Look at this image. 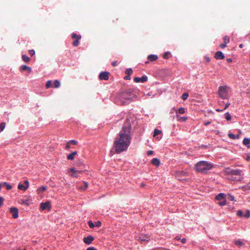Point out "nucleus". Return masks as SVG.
<instances>
[{
	"instance_id": "29",
	"label": "nucleus",
	"mask_w": 250,
	"mask_h": 250,
	"mask_svg": "<svg viewBox=\"0 0 250 250\" xmlns=\"http://www.w3.org/2000/svg\"><path fill=\"white\" fill-rule=\"evenodd\" d=\"M223 41H224V43H226V44L228 43L229 42V37L228 36H225L223 38Z\"/></svg>"
},
{
	"instance_id": "15",
	"label": "nucleus",
	"mask_w": 250,
	"mask_h": 250,
	"mask_svg": "<svg viewBox=\"0 0 250 250\" xmlns=\"http://www.w3.org/2000/svg\"><path fill=\"white\" fill-rule=\"evenodd\" d=\"M83 185H82V186L78 185L77 186V188L80 190H85L87 188L88 184L87 182H85V181H83Z\"/></svg>"
},
{
	"instance_id": "45",
	"label": "nucleus",
	"mask_w": 250,
	"mask_h": 250,
	"mask_svg": "<svg viewBox=\"0 0 250 250\" xmlns=\"http://www.w3.org/2000/svg\"><path fill=\"white\" fill-rule=\"evenodd\" d=\"M243 190L245 191L246 190H250V186L247 187H243L242 188Z\"/></svg>"
},
{
	"instance_id": "14",
	"label": "nucleus",
	"mask_w": 250,
	"mask_h": 250,
	"mask_svg": "<svg viewBox=\"0 0 250 250\" xmlns=\"http://www.w3.org/2000/svg\"><path fill=\"white\" fill-rule=\"evenodd\" d=\"M149 240V237L146 235H141L138 237V240L141 242H148Z\"/></svg>"
},
{
	"instance_id": "12",
	"label": "nucleus",
	"mask_w": 250,
	"mask_h": 250,
	"mask_svg": "<svg viewBox=\"0 0 250 250\" xmlns=\"http://www.w3.org/2000/svg\"><path fill=\"white\" fill-rule=\"evenodd\" d=\"M70 171L72 172V173L71 174V176L76 178L78 177V174L81 173L82 172V170H76L74 168H70Z\"/></svg>"
},
{
	"instance_id": "63",
	"label": "nucleus",
	"mask_w": 250,
	"mask_h": 250,
	"mask_svg": "<svg viewBox=\"0 0 250 250\" xmlns=\"http://www.w3.org/2000/svg\"><path fill=\"white\" fill-rule=\"evenodd\" d=\"M145 184H144V183H141V186L142 187H144L145 186Z\"/></svg>"
},
{
	"instance_id": "35",
	"label": "nucleus",
	"mask_w": 250,
	"mask_h": 250,
	"mask_svg": "<svg viewBox=\"0 0 250 250\" xmlns=\"http://www.w3.org/2000/svg\"><path fill=\"white\" fill-rule=\"evenodd\" d=\"M226 196L228 197V199L231 201H234V197L230 194H228Z\"/></svg>"
},
{
	"instance_id": "58",
	"label": "nucleus",
	"mask_w": 250,
	"mask_h": 250,
	"mask_svg": "<svg viewBox=\"0 0 250 250\" xmlns=\"http://www.w3.org/2000/svg\"><path fill=\"white\" fill-rule=\"evenodd\" d=\"M86 250H96V249L94 247H89Z\"/></svg>"
},
{
	"instance_id": "16",
	"label": "nucleus",
	"mask_w": 250,
	"mask_h": 250,
	"mask_svg": "<svg viewBox=\"0 0 250 250\" xmlns=\"http://www.w3.org/2000/svg\"><path fill=\"white\" fill-rule=\"evenodd\" d=\"M21 71H28L29 73L31 72V68L25 65H22L20 67Z\"/></svg>"
},
{
	"instance_id": "54",
	"label": "nucleus",
	"mask_w": 250,
	"mask_h": 250,
	"mask_svg": "<svg viewBox=\"0 0 250 250\" xmlns=\"http://www.w3.org/2000/svg\"><path fill=\"white\" fill-rule=\"evenodd\" d=\"M153 153V151L152 150H149L147 152V154L148 155H152Z\"/></svg>"
},
{
	"instance_id": "47",
	"label": "nucleus",
	"mask_w": 250,
	"mask_h": 250,
	"mask_svg": "<svg viewBox=\"0 0 250 250\" xmlns=\"http://www.w3.org/2000/svg\"><path fill=\"white\" fill-rule=\"evenodd\" d=\"M226 43H222L219 45V47L221 48H224L226 47Z\"/></svg>"
},
{
	"instance_id": "60",
	"label": "nucleus",
	"mask_w": 250,
	"mask_h": 250,
	"mask_svg": "<svg viewBox=\"0 0 250 250\" xmlns=\"http://www.w3.org/2000/svg\"><path fill=\"white\" fill-rule=\"evenodd\" d=\"M227 61L228 62H232V59L230 58H228L227 59Z\"/></svg>"
},
{
	"instance_id": "20",
	"label": "nucleus",
	"mask_w": 250,
	"mask_h": 250,
	"mask_svg": "<svg viewBox=\"0 0 250 250\" xmlns=\"http://www.w3.org/2000/svg\"><path fill=\"white\" fill-rule=\"evenodd\" d=\"M243 143L244 145L247 146L248 148H250V146L249 145L250 144V138H245L243 141Z\"/></svg>"
},
{
	"instance_id": "7",
	"label": "nucleus",
	"mask_w": 250,
	"mask_h": 250,
	"mask_svg": "<svg viewBox=\"0 0 250 250\" xmlns=\"http://www.w3.org/2000/svg\"><path fill=\"white\" fill-rule=\"evenodd\" d=\"M109 73L107 71L102 72L100 73L99 78L101 80H107L109 79Z\"/></svg>"
},
{
	"instance_id": "10",
	"label": "nucleus",
	"mask_w": 250,
	"mask_h": 250,
	"mask_svg": "<svg viewBox=\"0 0 250 250\" xmlns=\"http://www.w3.org/2000/svg\"><path fill=\"white\" fill-rule=\"evenodd\" d=\"M147 80V77L144 75L142 76L141 78L136 77L134 78V81L136 83H144Z\"/></svg>"
},
{
	"instance_id": "21",
	"label": "nucleus",
	"mask_w": 250,
	"mask_h": 250,
	"mask_svg": "<svg viewBox=\"0 0 250 250\" xmlns=\"http://www.w3.org/2000/svg\"><path fill=\"white\" fill-rule=\"evenodd\" d=\"M77 151H74V152H72V153L68 155L67 156V159L68 160H73L74 159L75 156L76 155H77Z\"/></svg>"
},
{
	"instance_id": "30",
	"label": "nucleus",
	"mask_w": 250,
	"mask_h": 250,
	"mask_svg": "<svg viewBox=\"0 0 250 250\" xmlns=\"http://www.w3.org/2000/svg\"><path fill=\"white\" fill-rule=\"evenodd\" d=\"M162 131L158 129H155L153 133V137H155L156 136L160 134Z\"/></svg>"
},
{
	"instance_id": "18",
	"label": "nucleus",
	"mask_w": 250,
	"mask_h": 250,
	"mask_svg": "<svg viewBox=\"0 0 250 250\" xmlns=\"http://www.w3.org/2000/svg\"><path fill=\"white\" fill-rule=\"evenodd\" d=\"M158 56L156 55H149L147 56L148 60L150 62H153L158 59Z\"/></svg>"
},
{
	"instance_id": "24",
	"label": "nucleus",
	"mask_w": 250,
	"mask_h": 250,
	"mask_svg": "<svg viewBox=\"0 0 250 250\" xmlns=\"http://www.w3.org/2000/svg\"><path fill=\"white\" fill-rule=\"evenodd\" d=\"M21 57L22 60L26 63L29 62L30 60V58L25 54L22 55Z\"/></svg>"
},
{
	"instance_id": "42",
	"label": "nucleus",
	"mask_w": 250,
	"mask_h": 250,
	"mask_svg": "<svg viewBox=\"0 0 250 250\" xmlns=\"http://www.w3.org/2000/svg\"><path fill=\"white\" fill-rule=\"evenodd\" d=\"M170 54L169 52H166L163 55V58L165 59H168V55Z\"/></svg>"
},
{
	"instance_id": "26",
	"label": "nucleus",
	"mask_w": 250,
	"mask_h": 250,
	"mask_svg": "<svg viewBox=\"0 0 250 250\" xmlns=\"http://www.w3.org/2000/svg\"><path fill=\"white\" fill-rule=\"evenodd\" d=\"M235 244L239 247H241L244 245V243L240 240H237L235 242Z\"/></svg>"
},
{
	"instance_id": "13",
	"label": "nucleus",
	"mask_w": 250,
	"mask_h": 250,
	"mask_svg": "<svg viewBox=\"0 0 250 250\" xmlns=\"http://www.w3.org/2000/svg\"><path fill=\"white\" fill-rule=\"evenodd\" d=\"M214 57L217 60H223L225 58V56L221 51H217L215 53Z\"/></svg>"
},
{
	"instance_id": "36",
	"label": "nucleus",
	"mask_w": 250,
	"mask_h": 250,
	"mask_svg": "<svg viewBox=\"0 0 250 250\" xmlns=\"http://www.w3.org/2000/svg\"><path fill=\"white\" fill-rule=\"evenodd\" d=\"M88 225L91 229H92L95 227V224L92 222L91 220L88 221Z\"/></svg>"
},
{
	"instance_id": "25",
	"label": "nucleus",
	"mask_w": 250,
	"mask_h": 250,
	"mask_svg": "<svg viewBox=\"0 0 250 250\" xmlns=\"http://www.w3.org/2000/svg\"><path fill=\"white\" fill-rule=\"evenodd\" d=\"M60 85H61V83L59 80H55L54 83V88H58L60 87Z\"/></svg>"
},
{
	"instance_id": "23",
	"label": "nucleus",
	"mask_w": 250,
	"mask_h": 250,
	"mask_svg": "<svg viewBox=\"0 0 250 250\" xmlns=\"http://www.w3.org/2000/svg\"><path fill=\"white\" fill-rule=\"evenodd\" d=\"M27 188H28L27 186H26L23 184H19L18 185V188L20 190L25 191L27 189Z\"/></svg>"
},
{
	"instance_id": "43",
	"label": "nucleus",
	"mask_w": 250,
	"mask_h": 250,
	"mask_svg": "<svg viewBox=\"0 0 250 250\" xmlns=\"http://www.w3.org/2000/svg\"><path fill=\"white\" fill-rule=\"evenodd\" d=\"M68 143L72 144L73 145H76L77 144V142L75 140H72L68 142Z\"/></svg>"
},
{
	"instance_id": "34",
	"label": "nucleus",
	"mask_w": 250,
	"mask_h": 250,
	"mask_svg": "<svg viewBox=\"0 0 250 250\" xmlns=\"http://www.w3.org/2000/svg\"><path fill=\"white\" fill-rule=\"evenodd\" d=\"M188 93H184L182 96V98L184 101H185L188 99Z\"/></svg>"
},
{
	"instance_id": "28",
	"label": "nucleus",
	"mask_w": 250,
	"mask_h": 250,
	"mask_svg": "<svg viewBox=\"0 0 250 250\" xmlns=\"http://www.w3.org/2000/svg\"><path fill=\"white\" fill-rule=\"evenodd\" d=\"M185 112V108L184 107H180L178 110L176 111V114H184Z\"/></svg>"
},
{
	"instance_id": "51",
	"label": "nucleus",
	"mask_w": 250,
	"mask_h": 250,
	"mask_svg": "<svg viewBox=\"0 0 250 250\" xmlns=\"http://www.w3.org/2000/svg\"><path fill=\"white\" fill-rule=\"evenodd\" d=\"M69 144H69V143H68V142H67V143L66 145V146H65V148H66V149H69V148H70V146Z\"/></svg>"
},
{
	"instance_id": "22",
	"label": "nucleus",
	"mask_w": 250,
	"mask_h": 250,
	"mask_svg": "<svg viewBox=\"0 0 250 250\" xmlns=\"http://www.w3.org/2000/svg\"><path fill=\"white\" fill-rule=\"evenodd\" d=\"M176 118L178 121L180 122H185L187 120V117H181L179 114H176Z\"/></svg>"
},
{
	"instance_id": "32",
	"label": "nucleus",
	"mask_w": 250,
	"mask_h": 250,
	"mask_svg": "<svg viewBox=\"0 0 250 250\" xmlns=\"http://www.w3.org/2000/svg\"><path fill=\"white\" fill-rule=\"evenodd\" d=\"M46 189V187L42 186V187H41L39 188H38V191H39V192L40 193V192H42L43 191H45Z\"/></svg>"
},
{
	"instance_id": "6",
	"label": "nucleus",
	"mask_w": 250,
	"mask_h": 250,
	"mask_svg": "<svg viewBox=\"0 0 250 250\" xmlns=\"http://www.w3.org/2000/svg\"><path fill=\"white\" fill-rule=\"evenodd\" d=\"M71 37L73 39L75 40L72 43L73 45L77 46L79 44V40L81 39V36L73 33L72 34Z\"/></svg>"
},
{
	"instance_id": "19",
	"label": "nucleus",
	"mask_w": 250,
	"mask_h": 250,
	"mask_svg": "<svg viewBox=\"0 0 250 250\" xmlns=\"http://www.w3.org/2000/svg\"><path fill=\"white\" fill-rule=\"evenodd\" d=\"M151 164L154 166L158 167L160 164V161L158 158H153L151 160Z\"/></svg>"
},
{
	"instance_id": "11",
	"label": "nucleus",
	"mask_w": 250,
	"mask_h": 250,
	"mask_svg": "<svg viewBox=\"0 0 250 250\" xmlns=\"http://www.w3.org/2000/svg\"><path fill=\"white\" fill-rule=\"evenodd\" d=\"M94 239V238L92 236L89 235L87 237H84L83 241L85 244L89 245L92 243Z\"/></svg>"
},
{
	"instance_id": "56",
	"label": "nucleus",
	"mask_w": 250,
	"mask_h": 250,
	"mask_svg": "<svg viewBox=\"0 0 250 250\" xmlns=\"http://www.w3.org/2000/svg\"><path fill=\"white\" fill-rule=\"evenodd\" d=\"M21 202L22 204L27 205H28V203H27V201H26L21 200Z\"/></svg>"
},
{
	"instance_id": "53",
	"label": "nucleus",
	"mask_w": 250,
	"mask_h": 250,
	"mask_svg": "<svg viewBox=\"0 0 250 250\" xmlns=\"http://www.w3.org/2000/svg\"><path fill=\"white\" fill-rule=\"evenodd\" d=\"M247 96L250 97V89H248L246 92Z\"/></svg>"
},
{
	"instance_id": "55",
	"label": "nucleus",
	"mask_w": 250,
	"mask_h": 250,
	"mask_svg": "<svg viewBox=\"0 0 250 250\" xmlns=\"http://www.w3.org/2000/svg\"><path fill=\"white\" fill-rule=\"evenodd\" d=\"M186 241H187V239L185 238H183L182 240H181V242L183 244L185 243L186 242Z\"/></svg>"
},
{
	"instance_id": "5",
	"label": "nucleus",
	"mask_w": 250,
	"mask_h": 250,
	"mask_svg": "<svg viewBox=\"0 0 250 250\" xmlns=\"http://www.w3.org/2000/svg\"><path fill=\"white\" fill-rule=\"evenodd\" d=\"M229 89V87L226 85L219 86L218 91L219 96L223 99H228Z\"/></svg>"
},
{
	"instance_id": "17",
	"label": "nucleus",
	"mask_w": 250,
	"mask_h": 250,
	"mask_svg": "<svg viewBox=\"0 0 250 250\" xmlns=\"http://www.w3.org/2000/svg\"><path fill=\"white\" fill-rule=\"evenodd\" d=\"M226 196V195L225 194L221 193L218 194L216 196V199L218 201H221V200H225Z\"/></svg>"
},
{
	"instance_id": "1",
	"label": "nucleus",
	"mask_w": 250,
	"mask_h": 250,
	"mask_svg": "<svg viewBox=\"0 0 250 250\" xmlns=\"http://www.w3.org/2000/svg\"><path fill=\"white\" fill-rule=\"evenodd\" d=\"M131 123L128 119H126L119 136L114 142V146L116 153H120L127 149L131 142Z\"/></svg>"
},
{
	"instance_id": "48",
	"label": "nucleus",
	"mask_w": 250,
	"mask_h": 250,
	"mask_svg": "<svg viewBox=\"0 0 250 250\" xmlns=\"http://www.w3.org/2000/svg\"><path fill=\"white\" fill-rule=\"evenodd\" d=\"M24 185L26 186L27 187V188H28V186H29V182L27 180H25L24 181Z\"/></svg>"
},
{
	"instance_id": "40",
	"label": "nucleus",
	"mask_w": 250,
	"mask_h": 250,
	"mask_svg": "<svg viewBox=\"0 0 250 250\" xmlns=\"http://www.w3.org/2000/svg\"><path fill=\"white\" fill-rule=\"evenodd\" d=\"M244 216L247 218H249L250 217V211L248 210L246 213L244 215Z\"/></svg>"
},
{
	"instance_id": "41",
	"label": "nucleus",
	"mask_w": 250,
	"mask_h": 250,
	"mask_svg": "<svg viewBox=\"0 0 250 250\" xmlns=\"http://www.w3.org/2000/svg\"><path fill=\"white\" fill-rule=\"evenodd\" d=\"M102 225V223L100 221H98L95 222V226L97 227H100Z\"/></svg>"
},
{
	"instance_id": "52",
	"label": "nucleus",
	"mask_w": 250,
	"mask_h": 250,
	"mask_svg": "<svg viewBox=\"0 0 250 250\" xmlns=\"http://www.w3.org/2000/svg\"><path fill=\"white\" fill-rule=\"evenodd\" d=\"M229 105H230V103H227L225 105V107L224 110L227 109L229 106Z\"/></svg>"
},
{
	"instance_id": "27",
	"label": "nucleus",
	"mask_w": 250,
	"mask_h": 250,
	"mask_svg": "<svg viewBox=\"0 0 250 250\" xmlns=\"http://www.w3.org/2000/svg\"><path fill=\"white\" fill-rule=\"evenodd\" d=\"M3 186H4L7 190H10L12 188V186L10 185V184H9L8 183H6V182H4L3 184Z\"/></svg>"
},
{
	"instance_id": "64",
	"label": "nucleus",
	"mask_w": 250,
	"mask_h": 250,
	"mask_svg": "<svg viewBox=\"0 0 250 250\" xmlns=\"http://www.w3.org/2000/svg\"><path fill=\"white\" fill-rule=\"evenodd\" d=\"M175 239H176L177 240H179L180 239L178 236L176 237Z\"/></svg>"
},
{
	"instance_id": "3",
	"label": "nucleus",
	"mask_w": 250,
	"mask_h": 250,
	"mask_svg": "<svg viewBox=\"0 0 250 250\" xmlns=\"http://www.w3.org/2000/svg\"><path fill=\"white\" fill-rule=\"evenodd\" d=\"M135 96V95L132 91L128 90L121 93L119 96V98L120 100L121 104H125L129 103Z\"/></svg>"
},
{
	"instance_id": "49",
	"label": "nucleus",
	"mask_w": 250,
	"mask_h": 250,
	"mask_svg": "<svg viewBox=\"0 0 250 250\" xmlns=\"http://www.w3.org/2000/svg\"><path fill=\"white\" fill-rule=\"evenodd\" d=\"M124 79H125V80H130V79H131V78H130V75H127L126 76H125V77H124Z\"/></svg>"
},
{
	"instance_id": "46",
	"label": "nucleus",
	"mask_w": 250,
	"mask_h": 250,
	"mask_svg": "<svg viewBox=\"0 0 250 250\" xmlns=\"http://www.w3.org/2000/svg\"><path fill=\"white\" fill-rule=\"evenodd\" d=\"M28 52L29 54L31 56H33L35 53V52L34 50H29Z\"/></svg>"
},
{
	"instance_id": "2",
	"label": "nucleus",
	"mask_w": 250,
	"mask_h": 250,
	"mask_svg": "<svg viewBox=\"0 0 250 250\" xmlns=\"http://www.w3.org/2000/svg\"><path fill=\"white\" fill-rule=\"evenodd\" d=\"M224 174L229 180L240 181L244 178V173L242 170L239 169H233L227 167L224 170Z\"/></svg>"
},
{
	"instance_id": "8",
	"label": "nucleus",
	"mask_w": 250,
	"mask_h": 250,
	"mask_svg": "<svg viewBox=\"0 0 250 250\" xmlns=\"http://www.w3.org/2000/svg\"><path fill=\"white\" fill-rule=\"evenodd\" d=\"M10 212L12 214L13 218L16 219L19 216V210L16 207H12L10 208Z\"/></svg>"
},
{
	"instance_id": "61",
	"label": "nucleus",
	"mask_w": 250,
	"mask_h": 250,
	"mask_svg": "<svg viewBox=\"0 0 250 250\" xmlns=\"http://www.w3.org/2000/svg\"><path fill=\"white\" fill-rule=\"evenodd\" d=\"M223 110V109H222V110H220L219 109H216V111H218V112L222 111Z\"/></svg>"
},
{
	"instance_id": "31",
	"label": "nucleus",
	"mask_w": 250,
	"mask_h": 250,
	"mask_svg": "<svg viewBox=\"0 0 250 250\" xmlns=\"http://www.w3.org/2000/svg\"><path fill=\"white\" fill-rule=\"evenodd\" d=\"M133 73V70L131 68H128L125 71V74L127 75H131Z\"/></svg>"
},
{
	"instance_id": "38",
	"label": "nucleus",
	"mask_w": 250,
	"mask_h": 250,
	"mask_svg": "<svg viewBox=\"0 0 250 250\" xmlns=\"http://www.w3.org/2000/svg\"><path fill=\"white\" fill-rule=\"evenodd\" d=\"M228 136L229 137V138L230 139H237V137H236V136L232 133H229L228 134Z\"/></svg>"
},
{
	"instance_id": "4",
	"label": "nucleus",
	"mask_w": 250,
	"mask_h": 250,
	"mask_svg": "<svg viewBox=\"0 0 250 250\" xmlns=\"http://www.w3.org/2000/svg\"><path fill=\"white\" fill-rule=\"evenodd\" d=\"M212 164L207 161H200L195 165L196 170L201 173H206L213 167Z\"/></svg>"
},
{
	"instance_id": "59",
	"label": "nucleus",
	"mask_w": 250,
	"mask_h": 250,
	"mask_svg": "<svg viewBox=\"0 0 250 250\" xmlns=\"http://www.w3.org/2000/svg\"><path fill=\"white\" fill-rule=\"evenodd\" d=\"M206 62H208L210 61V59H209V57H206Z\"/></svg>"
},
{
	"instance_id": "37",
	"label": "nucleus",
	"mask_w": 250,
	"mask_h": 250,
	"mask_svg": "<svg viewBox=\"0 0 250 250\" xmlns=\"http://www.w3.org/2000/svg\"><path fill=\"white\" fill-rule=\"evenodd\" d=\"M52 86V82L51 81L49 80L46 83L45 86L47 88H49V87H51Z\"/></svg>"
},
{
	"instance_id": "9",
	"label": "nucleus",
	"mask_w": 250,
	"mask_h": 250,
	"mask_svg": "<svg viewBox=\"0 0 250 250\" xmlns=\"http://www.w3.org/2000/svg\"><path fill=\"white\" fill-rule=\"evenodd\" d=\"M40 208L42 210L49 209L51 208L50 203L48 201L42 203L40 205Z\"/></svg>"
},
{
	"instance_id": "39",
	"label": "nucleus",
	"mask_w": 250,
	"mask_h": 250,
	"mask_svg": "<svg viewBox=\"0 0 250 250\" xmlns=\"http://www.w3.org/2000/svg\"><path fill=\"white\" fill-rule=\"evenodd\" d=\"M218 204L221 206H224L226 205V200H223L222 201L219 202Z\"/></svg>"
},
{
	"instance_id": "44",
	"label": "nucleus",
	"mask_w": 250,
	"mask_h": 250,
	"mask_svg": "<svg viewBox=\"0 0 250 250\" xmlns=\"http://www.w3.org/2000/svg\"><path fill=\"white\" fill-rule=\"evenodd\" d=\"M237 215L239 217H241L243 215V212L242 211V210H238L237 212Z\"/></svg>"
},
{
	"instance_id": "62",
	"label": "nucleus",
	"mask_w": 250,
	"mask_h": 250,
	"mask_svg": "<svg viewBox=\"0 0 250 250\" xmlns=\"http://www.w3.org/2000/svg\"><path fill=\"white\" fill-rule=\"evenodd\" d=\"M243 44H240L239 45V47H240V48H242V47H243Z\"/></svg>"
},
{
	"instance_id": "33",
	"label": "nucleus",
	"mask_w": 250,
	"mask_h": 250,
	"mask_svg": "<svg viewBox=\"0 0 250 250\" xmlns=\"http://www.w3.org/2000/svg\"><path fill=\"white\" fill-rule=\"evenodd\" d=\"M225 115V118L227 120L229 121L231 120V116L229 112L226 113Z\"/></svg>"
},
{
	"instance_id": "50",
	"label": "nucleus",
	"mask_w": 250,
	"mask_h": 250,
	"mask_svg": "<svg viewBox=\"0 0 250 250\" xmlns=\"http://www.w3.org/2000/svg\"><path fill=\"white\" fill-rule=\"evenodd\" d=\"M117 65V61H114L112 62V65L113 66H116Z\"/></svg>"
},
{
	"instance_id": "57",
	"label": "nucleus",
	"mask_w": 250,
	"mask_h": 250,
	"mask_svg": "<svg viewBox=\"0 0 250 250\" xmlns=\"http://www.w3.org/2000/svg\"><path fill=\"white\" fill-rule=\"evenodd\" d=\"M211 123V122L208 121V122H204V125H207Z\"/></svg>"
}]
</instances>
